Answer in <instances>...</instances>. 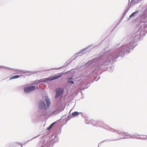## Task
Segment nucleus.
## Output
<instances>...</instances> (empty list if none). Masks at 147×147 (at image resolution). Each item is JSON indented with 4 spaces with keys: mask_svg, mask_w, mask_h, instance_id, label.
I'll return each instance as SVG.
<instances>
[{
    "mask_svg": "<svg viewBox=\"0 0 147 147\" xmlns=\"http://www.w3.org/2000/svg\"><path fill=\"white\" fill-rule=\"evenodd\" d=\"M136 136H131L125 133H123L121 134V138H136Z\"/></svg>",
    "mask_w": 147,
    "mask_h": 147,
    "instance_id": "1",
    "label": "nucleus"
},
{
    "mask_svg": "<svg viewBox=\"0 0 147 147\" xmlns=\"http://www.w3.org/2000/svg\"><path fill=\"white\" fill-rule=\"evenodd\" d=\"M35 87L34 86H31L26 87L24 88V91L25 92L27 93L34 90Z\"/></svg>",
    "mask_w": 147,
    "mask_h": 147,
    "instance_id": "2",
    "label": "nucleus"
},
{
    "mask_svg": "<svg viewBox=\"0 0 147 147\" xmlns=\"http://www.w3.org/2000/svg\"><path fill=\"white\" fill-rule=\"evenodd\" d=\"M56 94L55 98H57L63 93V90L62 89L58 88L56 90Z\"/></svg>",
    "mask_w": 147,
    "mask_h": 147,
    "instance_id": "3",
    "label": "nucleus"
},
{
    "mask_svg": "<svg viewBox=\"0 0 147 147\" xmlns=\"http://www.w3.org/2000/svg\"><path fill=\"white\" fill-rule=\"evenodd\" d=\"M45 104L44 101H42L40 103V107H39L40 109L43 108V107H45Z\"/></svg>",
    "mask_w": 147,
    "mask_h": 147,
    "instance_id": "4",
    "label": "nucleus"
},
{
    "mask_svg": "<svg viewBox=\"0 0 147 147\" xmlns=\"http://www.w3.org/2000/svg\"><path fill=\"white\" fill-rule=\"evenodd\" d=\"M20 76L18 75H16L13 76L9 78L10 80H11L14 79H16L19 78Z\"/></svg>",
    "mask_w": 147,
    "mask_h": 147,
    "instance_id": "5",
    "label": "nucleus"
},
{
    "mask_svg": "<svg viewBox=\"0 0 147 147\" xmlns=\"http://www.w3.org/2000/svg\"><path fill=\"white\" fill-rule=\"evenodd\" d=\"M61 75H57L55 76H54L53 77L52 79H51V80H52L58 79L61 76Z\"/></svg>",
    "mask_w": 147,
    "mask_h": 147,
    "instance_id": "6",
    "label": "nucleus"
},
{
    "mask_svg": "<svg viewBox=\"0 0 147 147\" xmlns=\"http://www.w3.org/2000/svg\"><path fill=\"white\" fill-rule=\"evenodd\" d=\"M79 114V112L75 111L72 113V115L73 116H75L78 115Z\"/></svg>",
    "mask_w": 147,
    "mask_h": 147,
    "instance_id": "7",
    "label": "nucleus"
},
{
    "mask_svg": "<svg viewBox=\"0 0 147 147\" xmlns=\"http://www.w3.org/2000/svg\"><path fill=\"white\" fill-rule=\"evenodd\" d=\"M50 102L49 99V98H47V107H49L50 105Z\"/></svg>",
    "mask_w": 147,
    "mask_h": 147,
    "instance_id": "8",
    "label": "nucleus"
},
{
    "mask_svg": "<svg viewBox=\"0 0 147 147\" xmlns=\"http://www.w3.org/2000/svg\"><path fill=\"white\" fill-rule=\"evenodd\" d=\"M73 78H68V82L69 83H71L72 84H73L74 83V82L73 81H71L70 80H72Z\"/></svg>",
    "mask_w": 147,
    "mask_h": 147,
    "instance_id": "9",
    "label": "nucleus"
},
{
    "mask_svg": "<svg viewBox=\"0 0 147 147\" xmlns=\"http://www.w3.org/2000/svg\"><path fill=\"white\" fill-rule=\"evenodd\" d=\"M55 123L54 122V123H52V124H51L50 125V126L47 128V129L48 130H49L50 129H51L52 128V127H53V125H54Z\"/></svg>",
    "mask_w": 147,
    "mask_h": 147,
    "instance_id": "10",
    "label": "nucleus"
},
{
    "mask_svg": "<svg viewBox=\"0 0 147 147\" xmlns=\"http://www.w3.org/2000/svg\"><path fill=\"white\" fill-rule=\"evenodd\" d=\"M43 82V81H42L41 80H37L35 82V83H38L39 84L40 82Z\"/></svg>",
    "mask_w": 147,
    "mask_h": 147,
    "instance_id": "11",
    "label": "nucleus"
},
{
    "mask_svg": "<svg viewBox=\"0 0 147 147\" xmlns=\"http://www.w3.org/2000/svg\"><path fill=\"white\" fill-rule=\"evenodd\" d=\"M136 13V12H134L133 13L131 14V15L130 16V17H132L134 15V14Z\"/></svg>",
    "mask_w": 147,
    "mask_h": 147,
    "instance_id": "12",
    "label": "nucleus"
}]
</instances>
